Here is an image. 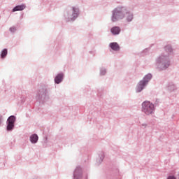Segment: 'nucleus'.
Here are the masks:
<instances>
[{
    "mask_svg": "<svg viewBox=\"0 0 179 179\" xmlns=\"http://www.w3.org/2000/svg\"><path fill=\"white\" fill-rule=\"evenodd\" d=\"M164 49L166 54L162 53L156 59L157 66L161 71H164L170 66L171 58L174 55V51L173 48H172V45H165Z\"/></svg>",
    "mask_w": 179,
    "mask_h": 179,
    "instance_id": "nucleus-1",
    "label": "nucleus"
},
{
    "mask_svg": "<svg viewBox=\"0 0 179 179\" xmlns=\"http://www.w3.org/2000/svg\"><path fill=\"white\" fill-rule=\"evenodd\" d=\"M36 99L39 103H46L50 100V87L45 83H41L38 87L36 95Z\"/></svg>",
    "mask_w": 179,
    "mask_h": 179,
    "instance_id": "nucleus-2",
    "label": "nucleus"
},
{
    "mask_svg": "<svg viewBox=\"0 0 179 179\" xmlns=\"http://www.w3.org/2000/svg\"><path fill=\"white\" fill-rule=\"evenodd\" d=\"M153 75L152 73H148L146 75L144 76L143 79L137 83V85L136 86V93H141L143 89L148 86L149 82L152 79Z\"/></svg>",
    "mask_w": 179,
    "mask_h": 179,
    "instance_id": "nucleus-3",
    "label": "nucleus"
},
{
    "mask_svg": "<svg viewBox=\"0 0 179 179\" xmlns=\"http://www.w3.org/2000/svg\"><path fill=\"white\" fill-rule=\"evenodd\" d=\"M142 111L147 114V115H150V114H153L155 111V106L151 101L148 100H145L143 101L142 104Z\"/></svg>",
    "mask_w": 179,
    "mask_h": 179,
    "instance_id": "nucleus-4",
    "label": "nucleus"
},
{
    "mask_svg": "<svg viewBox=\"0 0 179 179\" xmlns=\"http://www.w3.org/2000/svg\"><path fill=\"white\" fill-rule=\"evenodd\" d=\"M124 16V8H117L113 10L112 22H117V20H120V19H123Z\"/></svg>",
    "mask_w": 179,
    "mask_h": 179,
    "instance_id": "nucleus-5",
    "label": "nucleus"
},
{
    "mask_svg": "<svg viewBox=\"0 0 179 179\" xmlns=\"http://www.w3.org/2000/svg\"><path fill=\"white\" fill-rule=\"evenodd\" d=\"M83 172L80 166H77L73 173V179H83Z\"/></svg>",
    "mask_w": 179,
    "mask_h": 179,
    "instance_id": "nucleus-6",
    "label": "nucleus"
},
{
    "mask_svg": "<svg viewBox=\"0 0 179 179\" xmlns=\"http://www.w3.org/2000/svg\"><path fill=\"white\" fill-rule=\"evenodd\" d=\"M64 78L65 73H64V72H59V73H57L56 76H55L54 82L56 85H59V83H62L63 82Z\"/></svg>",
    "mask_w": 179,
    "mask_h": 179,
    "instance_id": "nucleus-7",
    "label": "nucleus"
},
{
    "mask_svg": "<svg viewBox=\"0 0 179 179\" xmlns=\"http://www.w3.org/2000/svg\"><path fill=\"white\" fill-rule=\"evenodd\" d=\"M38 139L39 136L38 134H31V135L29 136V141L31 143H37Z\"/></svg>",
    "mask_w": 179,
    "mask_h": 179,
    "instance_id": "nucleus-8",
    "label": "nucleus"
},
{
    "mask_svg": "<svg viewBox=\"0 0 179 179\" xmlns=\"http://www.w3.org/2000/svg\"><path fill=\"white\" fill-rule=\"evenodd\" d=\"M105 157V153L104 152H99V157L96 158V163L98 164H101L102 163L103 159Z\"/></svg>",
    "mask_w": 179,
    "mask_h": 179,
    "instance_id": "nucleus-9",
    "label": "nucleus"
},
{
    "mask_svg": "<svg viewBox=\"0 0 179 179\" xmlns=\"http://www.w3.org/2000/svg\"><path fill=\"white\" fill-rule=\"evenodd\" d=\"M167 89L169 92H174V90H176L177 87L173 82H169Z\"/></svg>",
    "mask_w": 179,
    "mask_h": 179,
    "instance_id": "nucleus-10",
    "label": "nucleus"
},
{
    "mask_svg": "<svg viewBox=\"0 0 179 179\" xmlns=\"http://www.w3.org/2000/svg\"><path fill=\"white\" fill-rule=\"evenodd\" d=\"M8 54V48H3V50H1V52H0V58H1V59H5Z\"/></svg>",
    "mask_w": 179,
    "mask_h": 179,
    "instance_id": "nucleus-11",
    "label": "nucleus"
},
{
    "mask_svg": "<svg viewBox=\"0 0 179 179\" xmlns=\"http://www.w3.org/2000/svg\"><path fill=\"white\" fill-rule=\"evenodd\" d=\"M108 69L106 66H100L99 68V76H105L107 75Z\"/></svg>",
    "mask_w": 179,
    "mask_h": 179,
    "instance_id": "nucleus-12",
    "label": "nucleus"
},
{
    "mask_svg": "<svg viewBox=\"0 0 179 179\" xmlns=\"http://www.w3.org/2000/svg\"><path fill=\"white\" fill-rule=\"evenodd\" d=\"M6 124V130L8 131H13L10 116L7 118Z\"/></svg>",
    "mask_w": 179,
    "mask_h": 179,
    "instance_id": "nucleus-13",
    "label": "nucleus"
},
{
    "mask_svg": "<svg viewBox=\"0 0 179 179\" xmlns=\"http://www.w3.org/2000/svg\"><path fill=\"white\" fill-rule=\"evenodd\" d=\"M10 120L11 127L13 130L15 127V122L17 120V117H15V115H10Z\"/></svg>",
    "mask_w": 179,
    "mask_h": 179,
    "instance_id": "nucleus-14",
    "label": "nucleus"
},
{
    "mask_svg": "<svg viewBox=\"0 0 179 179\" xmlns=\"http://www.w3.org/2000/svg\"><path fill=\"white\" fill-rule=\"evenodd\" d=\"M26 8V5L22 4V5H18L13 8V12H17V10H24V9Z\"/></svg>",
    "mask_w": 179,
    "mask_h": 179,
    "instance_id": "nucleus-15",
    "label": "nucleus"
},
{
    "mask_svg": "<svg viewBox=\"0 0 179 179\" xmlns=\"http://www.w3.org/2000/svg\"><path fill=\"white\" fill-rule=\"evenodd\" d=\"M120 27H117V26H115V27H112L111 28V30H110V31H111V33L113 34H120Z\"/></svg>",
    "mask_w": 179,
    "mask_h": 179,
    "instance_id": "nucleus-16",
    "label": "nucleus"
},
{
    "mask_svg": "<svg viewBox=\"0 0 179 179\" xmlns=\"http://www.w3.org/2000/svg\"><path fill=\"white\" fill-rule=\"evenodd\" d=\"M73 19H76L78 16L79 9L78 8H73Z\"/></svg>",
    "mask_w": 179,
    "mask_h": 179,
    "instance_id": "nucleus-17",
    "label": "nucleus"
},
{
    "mask_svg": "<svg viewBox=\"0 0 179 179\" xmlns=\"http://www.w3.org/2000/svg\"><path fill=\"white\" fill-rule=\"evenodd\" d=\"M48 143V135H45L43 137V148H47Z\"/></svg>",
    "mask_w": 179,
    "mask_h": 179,
    "instance_id": "nucleus-18",
    "label": "nucleus"
},
{
    "mask_svg": "<svg viewBox=\"0 0 179 179\" xmlns=\"http://www.w3.org/2000/svg\"><path fill=\"white\" fill-rule=\"evenodd\" d=\"M110 51H120V45H110Z\"/></svg>",
    "mask_w": 179,
    "mask_h": 179,
    "instance_id": "nucleus-19",
    "label": "nucleus"
},
{
    "mask_svg": "<svg viewBox=\"0 0 179 179\" xmlns=\"http://www.w3.org/2000/svg\"><path fill=\"white\" fill-rule=\"evenodd\" d=\"M150 49H151V47H148V48H145V50H143V54H145V55L149 54Z\"/></svg>",
    "mask_w": 179,
    "mask_h": 179,
    "instance_id": "nucleus-20",
    "label": "nucleus"
},
{
    "mask_svg": "<svg viewBox=\"0 0 179 179\" xmlns=\"http://www.w3.org/2000/svg\"><path fill=\"white\" fill-rule=\"evenodd\" d=\"M127 20L129 22H131L133 19V15H131V13H127Z\"/></svg>",
    "mask_w": 179,
    "mask_h": 179,
    "instance_id": "nucleus-21",
    "label": "nucleus"
},
{
    "mask_svg": "<svg viewBox=\"0 0 179 179\" xmlns=\"http://www.w3.org/2000/svg\"><path fill=\"white\" fill-rule=\"evenodd\" d=\"M166 179H177V178H176V176H174V175H169V176H167Z\"/></svg>",
    "mask_w": 179,
    "mask_h": 179,
    "instance_id": "nucleus-22",
    "label": "nucleus"
},
{
    "mask_svg": "<svg viewBox=\"0 0 179 179\" xmlns=\"http://www.w3.org/2000/svg\"><path fill=\"white\" fill-rule=\"evenodd\" d=\"M3 117L1 114H0V127L2 125V122H3Z\"/></svg>",
    "mask_w": 179,
    "mask_h": 179,
    "instance_id": "nucleus-23",
    "label": "nucleus"
},
{
    "mask_svg": "<svg viewBox=\"0 0 179 179\" xmlns=\"http://www.w3.org/2000/svg\"><path fill=\"white\" fill-rule=\"evenodd\" d=\"M90 54H92V55H95L96 51L94 48H93L91 51H89Z\"/></svg>",
    "mask_w": 179,
    "mask_h": 179,
    "instance_id": "nucleus-24",
    "label": "nucleus"
},
{
    "mask_svg": "<svg viewBox=\"0 0 179 179\" xmlns=\"http://www.w3.org/2000/svg\"><path fill=\"white\" fill-rule=\"evenodd\" d=\"M27 99H25L24 96H22L21 97V103H24L26 101Z\"/></svg>",
    "mask_w": 179,
    "mask_h": 179,
    "instance_id": "nucleus-25",
    "label": "nucleus"
},
{
    "mask_svg": "<svg viewBox=\"0 0 179 179\" xmlns=\"http://www.w3.org/2000/svg\"><path fill=\"white\" fill-rule=\"evenodd\" d=\"M6 164L3 162H1L0 163V169H2L3 167H5Z\"/></svg>",
    "mask_w": 179,
    "mask_h": 179,
    "instance_id": "nucleus-26",
    "label": "nucleus"
},
{
    "mask_svg": "<svg viewBox=\"0 0 179 179\" xmlns=\"http://www.w3.org/2000/svg\"><path fill=\"white\" fill-rule=\"evenodd\" d=\"M155 105H158L159 104V100L157 99L155 100Z\"/></svg>",
    "mask_w": 179,
    "mask_h": 179,
    "instance_id": "nucleus-27",
    "label": "nucleus"
},
{
    "mask_svg": "<svg viewBox=\"0 0 179 179\" xmlns=\"http://www.w3.org/2000/svg\"><path fill=\"white\" fill-rule=\"evenodd\" d=\"M10 30L11 31H15L16 29H15V27H11V28L10 29Z\"/></svg>",
    "mask_w": 179,
    "mask_h": 179,
    "instance_id": "nucleus-28",
    "label": "nucleus"
},
{
    "mask_svg": "<svg viewBox=\"0 0 179 179\" xmlns=\"http://www.w3.org/2000/svg\"><path fill=\"white\" fill-rule=\"evenodd\" d=\"M110 45H117V43H111Z\"/></svg>",
    "mask_w": 179,
    "mask_h": 179,
    "instance_id": "nucleus-29",
    "label": "nucleus"
},
{
    "mask_svg": "<svg viewBox=\"0 0 179 179\" xmlns=\"http://www.w3.org/2000/svg\"><path fill=\"white\" fill-rule=\"evenodd\" d=\"M142 127H147V124H142Z\"/></svg>",
    "mask_w": 179,
    "mask_h": 179,
    "instance_id": "nucleus-30",
    "label": "nucleus"
},
{
    "mask_svg": "<svg viewBox=\"0 0 179 179\" xmlns=\"http://www.w3.org/2000/svg\"><path fill=\"white\" fill-rule=\"evenodd\" d=\"M33 179H39V178H37V176H34V178H33Z\"/></svg>",
    "mask_w": 179,
    "mask_h": 179,
    "instance_id": "nucleus-31",
    "label": "nucleus"
},
{
    "mask_svg": "<svg viewBox=\"0 0 179 179\" xmlns=\"http://www.w3.org/2000/svg\"><path fill=\"white\" fill-rule=\"evenodd\" d=\"M108 113H109V114H111V113H110V111H108V112L107 113V114H108Z\"/></svg>",
    "mask_w": 179,
    "mask_h": 179,
    "instance_id": "nucleus-32",
    "label": "nucleus"
},
{
    "mask_svg": "<svg viewBox=\"0 0 179 179\" xmlns=\"http://www.w3.org/2000/svg\"><path fill=\"white\" fill-rule=\"evenodd\" d=\"M116 171H118V169H116Z\"/></svg>",
    "mask_w": 179,
    "mask_h": 179,
    "instance_id": "nucleus-33",
    "label": "nucleus"
},
{
    "mask_svg": "<svg viewBox=\"0 0 179 179\" xmlns=\"http://www.w3.org/2000/svg\"><path fill=\"white\" fill-rule=\"evenodd\" d=\"M107 117H110L109 115H107Z\"/></svg>",
    "mask_w": 179,
    "mask_h": 179,
    "instance_id": "nucleus-34",
    "label": "nucleus"
},
{
    "mask_svg": "<svg viewBox=\"0 0 179 179\" xmlns=\"http://www.w3.org/2000/svg\"><path fill=\"white\" fill-rule=\"evenodd\" d=\"M178 179H179V176H178Z\"/></svg>",
    "mask_w": 179,
    "mask_h": 179,
    "instance_id": "nucleus-35",
    "label": "nucleus"
}]
</instances>
